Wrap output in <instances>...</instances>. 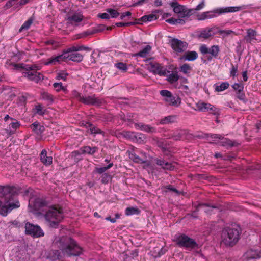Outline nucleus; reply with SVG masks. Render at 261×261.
<instances>
[{"mask_svg":"<svg viewBox=\"0 0 261 261\" xmlns=\"http://www.w3.org/2000/svg\"><path fill=\"white\" fill-rule=\"evenodd\" d=\"M41 98L44 100L47 101L49 103H52L54 100L52 95L47 92H43L41 93Z\"/></svg>","mask_w":261,"mask_h":261,"instance_id":"79ce46f5","label":"nucleus"},{"mask_svg":"<svg viewBox=\"0 0 261 261\" xmlns=\"http://www.w3.org/2000/svg\"><path fill=\"white\" fill-rule=\"evenodd\" d=\"M83 19V15L81 13L79 12L74 13L72 15H68L67 20L69 23L72 25H77V23L82 21Z\"/></svg>","mask_w":261,"mask_h":261,"instance_id":"f3484780","label":"nucleus"},{"mask_svg":"<svg viewBox=\"0 0 261 261\" xmlns=\"http://www.w3.org/2000/svg\"><path fill=\"white\" fill-rule=\"evenodd\" d=\"M200 52L203 55L210 54L207 57V61H211L213 58H217L220 52V48L218 45H213L208 48L206 45L202 44L199 47Z\"/></svg>","mask_w":261,"mask_h":261,"instance_id":"9d476101","label":"nucleus"},{"mask_svg":"<svg viewBox=\"0 0 261 261\" xmlns=\"http://www.w3.org/2000/svg\"><path fill=\"white\" fill-rule=\"evenodd\" d=\"M19 126L20 124L17 121L12 122L10 124V127L14 129H16L17 128H19Z\"/></svg>","mask_w":261,"mask_h":261,"instance_id":"774afa93","label":"nucleus"},{"mask_svg":"<svg viewBox=\"0 0 261 261\" xmlns=\"http://www.w3.org/2000/svg\"><path fill=\"white\" fill-rule=\"evenodd\" d=\"M135 133L134 132L126 131L123 132V136L128 139H131L132 141L135 137Z\"/></svg>","mask_w":261,"mask_h":261,"instance_id":"13d9d810","label":"nucleus"},{"mask_svg":"<svg viewBox=\"0 0 261 261\" xmlns=\"http://www.w3.org/2000/svg\"><path fill=\"white\" fill-rule=\"evenodd\" d=\"M25 232L27 234L31 235L34 238L43 237L44 234L43 230L38 225H35L29 222L25 224Z\"/></svg>","mask_w":261,"mask_h":261,"instance_id":"9b49d317","label":"nucleus"},{"mask_svg":"<svg viewBox=\"0 0 261 261\" xmlns=\"http://www.w3.org/2000/svg\"><path fill=\"white\" fill-rule=\"evenodd\" d=\"M209 108H208V111L211 114H214L215 115H218L219 114L218 110L217 108H216L214 106L210 104L208 106Z\"/></svg>","mask_w":261,"mask_h":261,"instance_id":"4d7b16f0","label":"nucleus"},{"mask_svg":"<svg viewBox=\"0 0 261 261\" xmlns=\"http://www.w3.org/2000/svg\"><path fill=\"white\" fill-rule=\"evenodd\" d=\"M136 23V22H117L115 25L118 27L128 26L133 25Z\"/></svg>","mask_w":261,"mask_h":261,"instance_id":"338daca9","label":"nucleus"},{"mask_svg":"<svg viewBox=\"0 0 261 261\" xmlns=\"http://www.w3.org/2000/svg\"><path fill=\"white\" fill-rule=\"evenodd\" d=\"M33 110H34L35 114H37L39 115L43 116L45 113V110L43 109L41 105L35 106V107Z\"/></svg>","mask_w":261,"mask_h":261,"instance_id":"3c124183","label":"nucleus"},{"mask_svg":"<svg viewBox=\"0 0 261 261\" xmlns=\"http://www.w3.org/2000/svg\"><path fill=\"white\" fill-rule=\"evenodd\" d=\"M157 19V17L154 14H150L148 15H145L141 17V20L143 22H147V21H151L153 20H156Z\"/></svg>","mask_w":261,"mask_h":261,"instance_id":"de8ad7c7","label":"nucleus"},{"mask_svg":"<svg viewBox=\"0 0 261 261\" xmlns=\"http://www.w3.org/2000/svg\"><path fill=\"white\" fill-rule=\"evenodd\" d=\"M107 11L110 14L111 17L112 18H116L120 14V13L118 12L116 10L113 9H108Z\"/></svg>","mask_w":261,"mask_h":261,"instance_id":"5fc2aeb1","label":"nucleus"},{"mask_svg":"<svg viewBox=\"0 0 261 261\" xmlns=\"http://www.w3.org/2000/svg\"><path fill=\"white\" fill-rule=\"evenodd\" d=\"M110 178V175L107 173H105L101 176V182L103 184H107L109 182Z\"/></svg>","mask_w":261,"mask_h":261,"instance_id":"0e129e2a","label":"nucleus"},{"mask_svg":"<svg viewBox=\"0 0 261 261\" xmlns=\"http://www.w3.org/2000/svg\"><path fill=\"white\" fill-rule=\"evenodd\" d=\"M69 75L64 71H61L57 74L56 79L57 80L66 81L69 80Z\"/></svg>","mask_w":261,"mask_h":261,"instance_id":"f704fd0d","label":"nucleus"},{"mask_svg":"<svg viewBox=\"0 0 261 261\" xmlns=\"http://www.w3.org/2000/svg\"><path fill=\"white\" fill-rule=\"evenodd\" d=\"M238 67L232 64V67L230 71V76L235 77L237 74Z\"/></svg>","mask_w":261,"mask_h":261,"instance_id":"e2e57ef3","label":"nucleus"},{"mask_svg":"<svg viewBox=\"0 0 261 261\" xmlns=\"http://www.w3.org/2000/svg\"><path fill=\"white\" fill-rule=\"evenodd\" d=\"M82 125L84 126L86 128L88 129V130H90L91 134H100L104 135V132L102 130H101L100 129L96 127L94 125H93L92 124L89 123V122H83L82 123Z\"/></svg>","mask_w":261,"mask_h":261,"instance_id":"5701e85b","label":"nucleus"},{"mask_svg":"<svg viewBox=\"0 0 261 261\" xmlns=\"http://www.w3.org/2000/svg\"><path fill=\"white\" fill-rule=\"evenodd\" d=\"M53 86L57 92H59L61 90H62L64 92H66L67 91L66 87L63 86L62 83H54Z\"/></svg>","mask_w":261,"mask_h":261,"instance_id":"49530a36","label":"nucleus"},{"mask_svg":"<svg viewBox=\"0 0 261 261\" xmlns=\"http://www.w3.org/2000/svg\"><path fill=\"white\" fill-rule=\"evenodd\" d=\"M228 83H221L220 85H218L217 84H215L214 85L215 89L217 92L223 91L224 90L227 89L229 87Z\"/></svg>","mask_w":261,"mask_h":261,"instance_id":"c9c22d12","label":"nucleus"},{"mask_svg":"<svg viewBox=\"0 0 261 261\" xmlns=\"http://www.w3.org/2000/svg\"><path fill=\"white\" fill-rule=\"evenodd\" d=\"M177 244L181 247H184L188 248H195L197 244L194 240L190 238L186 235H181L179 236L177 239Z\"/></svg>","mask_w":261,"mask_h":261,"instance_id":"f8f14e48","label":"nucleus"},{"mask_svg":"<svg viewBox=\"0 0 261 261\" xmlns=\"http://www.w3.org/2000/svg\"><path fill=\"white\" fill-rule=\"evenodd\" d=\"M198 57L197 53L195 51L185 52L181 58L184 61H193Z\"/></svg>","mask_w":261,"mask_h":261,"instance_id":"393cba45","label":"nucleus"},{"mask_svg":"<svg viewBox=\"0 0 261 261\" xmlns=\"http://www.w3.org/2000/svg\"><path fill=\"white\" fill-rule=\"evenodd\" d=\"M31 128L34 132L38 135L41 134L44 130V127L37 122L33 123Z\"/></svg>","mask_w":261,"mask_h":261,"instance_id":"cd10ccee","label":"nucleus"},{"mask_svg":"<svg viewBox=\"0 0 261 261\" xmlns=\"http://www.w3.org/2000/svg\"><path fill=\"white\" fill-rule=\"evenodd\" d=\"M79 50V46H73L67 48L66 50H64L63 53H68V54H70L71 53H77V51Z\"/></svg>","mask_w":261,"mask_h":261,"instance_id":"bf43d9fd","label":"nucleus"},{"mask_svg":"<svg viewBox=\"0 0 261 261\" xmlns=\"http://www.w3.org/2000/svg\"><path fill=\"white\" fill-rule=\"evenodd\" d=\"M180 71L185 74H189L192 71V67L187 63L184 64L180 67Z\"/></svg>","mask_w":261,"mask_h":261,"instance_id":"ea45409f","label":"nucleus"},{"mask_svg":"<svg viewBox=\"0 0 261 261\" xmlns=\"http://www.w3.org/2000/svg\"><path fill=\"white\" fill-rule=\"evenodd\" d=\"M115 67L123 72H125L127 70L126 64L123 62H119L115 64Z\"/></svg>","mask_w":261,"mask_h":261,"instance_id":"c03bdc74","label":"nucleus"},{"mask_svg":"<svg viewBox=\"0 0 261 261\" xmlns=\"http://www.w3.org/2000/svg\"><path fill=\"white\" fill-rule=\"evenodd\" d=\"M47 257L52 261H56L61 259V255L58 250H52L49 252Z\"/></svg>","mask_w":261,"mask_h":261,"instance_id":"c85d7f7f","label":"nucleus"},{"mask_svg":"<svg viewBox=\"0 0 261 261\" xmlns=\"http://www.w3.org/2000/svg\"><path fill=\"white\" fill-rule=\"evenodd\" d=\"M210 103H205L202 101H199L196 103V106L198 110L202 112H207L208 106Z\"/></svg>","mask_w":261,"mask_h":261,"instance_id":"2f4dec72","label":"nucleus"},{"mask_svg":"<svg viewBox=\"0 0 261 261\" xmlns=\"http://www.w3.org/2000/svg\"><path fill=\"white\" fill-rule=\"evenodd\" d=\"M113 166V164L110 163L106 167H101V168H96L95 169V170L98 173L101 174V173L105 172L106 171H107L109 169L111 168Z\"/></svg>","mask_w":261,"mask_h":261,"instance_id":"864d4df0","label":"nucleus"},{"mask_svg":"<svg viewBox=\"0 0 261 261\" xmlns=\"http://www.w3.org/2000/svg\"><path fill=\"white\" fill-rule=\"evenodd\" d=\"M160 93L163 97V100L167 106L178 107L180 105L181 99L178 96H174L167 90H162L160 91Z\"/></svg>","mask_w":261,"mask_h":261,"instance_id":"0eeeda50","label":"nucleus"},{"mask_svg":"<svg viewBox=\"0 0 261 261\" xmlns=\"http://www.w3.org/2000/svg\"><path fill=\"white\" fill-rule=\"evenodd\" d=\"M241 8V7H228L224 9H219L218 13L219 14H222V13L234 12L240 11Z\"/></svg>","mask_w":261,"mask_h":261,"instance_id":"7c9ffc66","label":"nucleus"},{"mask_svg":"<svg viewBox=\"0 0 261 261\" xmlns=\"http://www.w3.org/2000/svg\"><path fill=\"white\" fill-rule=\"evenodd\" d=\"M210 137L212 139H218L220 141L218 143L220 145L225 147L227 148H231L236 146L238 143L234 141L231 140L228 138H224L221 135L216 134H205L204 136L203 137L207 138Z\"/></svg>","mask_w":261,"mask_h":261,"instance_id":"1a4fd4ad","label":"nucleus"},{"mask_svg":"<svg viewBox=\"0 0 261 261\" xmlns=\"http://www.w3.org/2000/svg\"><path fill=\"white\" fill-rule=\"evenodd\" d=\"M151 70L155 73H158L160 75H165V68L162 66L158 63H152L150 64Z\"/></svg>","mask_w":261,"mask_h":261,"instance_id":"412c9836","label":"nucleus"},{"mask_svg":"<svg viewBox=\"0 0 261 261\" xmlns=\"http://www.w3.org/2000/svg\"><path fill=\"white\" fill-rule=\"evenodd\" d=\"M94 34H95V32L93 29L92 30H87L80 34L79 38L86 37L89 35H91Z\"/></svg>","mask_w":261,"mask_h":261,"instance_id":"6e6d98bb","label":"nucleus"},{"mask_svg":"<svg viewBox=\"0 0 261 261\" xmlns=\"http://www.w3.org/2000/svg\"><path fill=\"white\" fill-rule=\"evenodd\" d=\"M171 6L173 8V11L175 13L181 14L183 17L189 15V13L185 10L184 6L178 4L177 2L171 3Z\"/></svg>","mask_w":261,"mask_h":261,"instance_id":"6ab92c4d","label":"nucleus"},{"mask_svg":"<svg viewBox=\"0 0 261 261\" xmlns=\"http://www.w3.org/2000/svg\"><path fill=\"white\" fill-rule=\"evenodd\" d=\"M177 122L176 115H169L160 119L159 123L162 125L170 124Z\"/></svg>","mask_w":261,"mask_h":261,"instance_id":"4be33fe9","label":"nucleus"},{"mask_svg":"<svg viewBox=\"0 0 261 261\" xmlns=\"http://www.w3.org/2000/svg\"><path fill=\"white\" fill-rule=\"evenodd\" d=\"M232 88L236 91V96L244 103L247 101L245 98V93L243 91L244 86L242 83H235L232 85Z\"/></svg>","mask_w":261,"mask_h":261,"instance_id":"dca6fc26","label":"nucleus"},{"mask_svg":"<svg viewBox=\"0 0 261 261\" xmlns=\"http://www.w3.org/2000/svg\"><path fill=\"white\" fill-rule=\"evenodd\" d=\"M139 210L135 207H127L125 210V214L127 216L138 214L139 213Z\"/></svg>","mask_w":261,"mask_h":261,"instance_id":"8fccbe9b","label":"nucleus"},{"mask_svg":"<svg viewBox=\"0 0 261 261\" xmlns=\"http://www.w3.org/2000/svg\"><path fill=\"white\" fill-rule=\"evenodd\" d=\"M151 48V47L150 45H146L143 49L138 53L136 54V56H138L141 57H145L149 54Z\"/></svg>","mask_w":261,"mask_h":261,"instance_id":"58836bf2","label":"nucleus"},{"mask_svg":"<svg viewBox=\"0 0 261 261\" xmlns=\"http://www.w3.org/2000/svg\"><path fill=\"white\" fill-rule=\"evenodd\" d=\"M2 193L5 198V203L0 201V214L6 216L12 210L18 208L20 206L19 202L16 201L15 203L10 202L12 194L10 193V189L9 187H4L2 189Z\"/></svg>","mask_w":261,"mask_h":261,"instance_id":"7ed1b4c3","label":"nucleus"},{"mask_svg":"<svg viewBox=\"0 0 261 261\" xmlns=\"http://www.w3.org/2000/svg\"><path fill=\"white\" fill-rule=\"evenodd\" d=\"M212 28H208L202 31L199 35V37L204 39L208 38L210 37L213 35V34H212Z\"/></svg>","mask_w":261,"mask_h":261,"instance_id":"4c0bfd02","label":"nucleus"},{"mask_svg":"<svg viewBox=\"0 0 261 261\" xmlns=\"http://www.w3.org/2000/svg\"><path fill=\"white\" fill-rule=\"evenodd\" d=\"M48 225L56 227L63 218L62 211L55 206H49L43 214Z\"/></svg>","mask_w":261,"mask_h":261,"instance_id":"39448f33","label":"nucleus"},{"mask_svg":"<svg viewBox=\"0 0 261 261\" xmlns=\"http://www.w3.org/2000/svg\"><path fill=\"white\" fill-rule=\"evenodd\" d=\"M135 126L136 127V128L140 129L148 133L153 132L155 130L154 128L151 127L150 125H145L142 123H136L135 124Z\"/></svg>","mask_w":261,"mask_h":261,"instance_id":"bb28decb","label":"nucleus"},{"mask_svg":"<svg viewBox=\"0 0 261 261\" xmlns=\"http://www.w3.org/2000/svg\"><path fill=\"white\" fill-rule=\"evenodd\" d=\"M14 66L16 69H24L27 70L24 73V76L28 77L29 80L39 81L45 80L44 76L40 73L37 72L36 71L40 69V68L36 65H26L24 64H14Z\"/></svg>","mask_w":261,"mask_h":261,"instance_id":"20e7f679","label":"nucleus"},{"mask_svg":"<svg viewBox=\"0 0 261 261\" xmlns=\"http://www.w3.org/2000/svg\"><path fill=\"white\" fill-rule=\"evenodd\" d=\"M183 134V132L181 130H176L170 135L169 138H172L174 140H178L181 139Z\"/></svg>","mask_w":261,"mask_h":261,"instance_id":"a19ab883","label":"nucleus"},{"mask_svg":"<svg viewBox=\"0 0 261 261\" xmlns=\"http://www.w3.org/2000/svg\"><path fill=\"white\" fill-rule=\"evenodd\" d=\"M146 137L144 135L138 133H135V137L133 141L136 142L138 143H143Z\"/></svg>","mask_w":261,"mask_h":261,"instance_id":"e433bc0d","label":"nucleus"},{"mask_svg":"<svg viewBox=\"0 0 261 261\" xmlns=\"http://www.w3.org/2000/svg\"><path fill=\"white\" fill-rule=\"evenodd\" d=\"M169 44L174 51L177 53H183L188 46V44L186 42L176 38L171 39Z\"/></svg>","mask_w":261,"mask_h":261,"instance_id":"ddd939ff","label":"nucleus"},{"mask_svg":"<svg viewBox=\"0 0 261 261\" xmlns=\"http://www.w3.org/2000/svg\"><path fill=\"white\" fill-rule=\"evenodd\" d=\"M246 257L249 259H255L261 257V252L256 250L250 249L246 253Z\"/></svg>","mask_w":261,"mask_h":261,"instance_id":"a878e982","label":"nucleus"},{"mask_svg":"<svg viewBox=\"0 0 261 261\" xmlns=\"http://www.w3.org/2000/svg\"><path fill=\"white\" fill-rule=\"evenodd\" d=\"M138 255V251L136 250L132 251L131 253V256H129L128 254L123 253L121 254V257L124 259V260L127 261L129 260V258H134L135 257L137 256Z\"/></svg>","mask_w":261,"mask_h":261,"instance_id":"37998d69","label":"nucleus"},{"mask_svg":"<svg viewBox=\"0 0 261 261\" xmlns=\"http://www.w3.org/2000/svg\"><path fill=\"white\" fill-rule=\"evenodd\" d=\"M166 249L163 247L162 248L155 247L152 252V255L155 257H160L166 252Z\"/></svg>","mask_w":261,"mask_h":261,"instance_id":"473e14b6","label":"nucleus"},{"mask_svg":"<svg viewBox=\"0 0 261 261\" xmlns=\"http://www.w3.org/2000/svg\"><path fill=\"white\" fill-rule=\"evenodd\" d=\"M32 202L30 201L29 206L31 208L30 211L38 215H43L46 211V209L49 207L47 205V202L41 198L35 199L32 205Z\"/></svg>","mask_w":261,"mask_h":261,"instance_id":"6e6552de","label":"nucleus"},{"mask_svg":"<svg viewBox=\"0 0 261 261\" xmlns=\"http://www.w3.org/2000/svg\"><path fill=\"white\" fill-rule=\"evenodd\" d=\"M83 55L78 53H71L70 54L63 53L62 55L48 59L44 64L45 65H54L65 59H69L74 62H80L83 60Z\"/></svg>","mask_w":261,"mask_h":261,"instance_id":"423d86ee","label":"nucleus"},{"mask_svg":"<svg viewBox=\"0 0 261 261\" xmlns=\"http://www.w3.org/2000/svg\"><path fill=\"white\" fill-rule=\"evenodd\" d=\"M164 189H168L170 191L175 193L177 195L180 194V192L176 189L173 188L172 185H167L164 187Z\"/></svg>","mask_w":261,"mask_h":261,"instance_id":"680f3d73","label":"nucleus"},{"mask_svg":"<svg viewBox=\"0 0 261 261\" xmlns=\"http://www.w3.org/2000/svg\"><path fill=\"white\" fill-rule=\"evenodd\" d=\"M40 160L44 165L49 166L52 164L53 158L51 156H48L46 150L43 149L40 154Z\"/></svg>","mask_w":261,"mask_h":261,"instance_id":"a211bd4d","label":"nucleus"},{"mask_svg":"<svg viewBox=\"0 0 261 261\" xmlns=\"http://www.w3.org/2000/svg\"><path fill=\"white\" fill-rule=\"evenodd\" d=\"M166 21L172 24H175L177 23L184 24L185 23V20L180 18L175 19L174 18H171L166 20Z\"/></svg>","mask_w":261,"mask_h":261,"instance_id":"a18cd8bd","label":"nucleus"},{"mask_svg":"<svg viewBox=\"0 0 261 261\" xmlns=\"http://www.w3.org/2000/svg\"><path fill=\"white\" fill-rule=\"evenodd\" d=\"M32 22H33V19L31 18H29L21 27V28H20V29L19 30V32H21L23 31V30H28L29 28V27H30L31 24L32 23Z\"/></svg>","mask_w":261,"mask_h":261,"instance_id":"09e8293b","label":"nucleus"},{"mask_svg":"<svg viewBox=\"0 0 261 261\" xmlns=\"http://www.w3.org/2000/svg\"><path fill=\"white\" fill-rule=\"evenodd\" d=\"M155 162L164 170H172L174 169V166L171 163L165 161L164 159L157 158L155 159Z\"/></svg>","mask_w":261,"mask_h":261,"instance_id":"aec40b11","label":"nucleus"},{"mask_svg":"<svg viewBox=\"0 0 261 261\" xmlns=\"http://www.w3.org/2000/svg\"><path fill=\"white\" fill-rule=\"evenodd\" d=\"M210 12H205L202 13L201 15L198 16V20H202L208 18L207 14H210Z\"/></svg>","mask_w":261,"mask_h":261,"instance_id":"69168bd1","label":"nucleus"},{"mask_svg":"<svg viewBox=\"0 0 261 261\" xmlns=\"http://www.w3.org/2000/svg\"><path fill=\"white\" fill-rule=\"evenodd\" d=\"M59 248L63 253L68 256H78L82 252V249L76 242L69 237H63L59 240Z\"/></svg>","mask_w":261,"mask_h":261,"instance_id":"f03ea898","label":"nucleus"},{"mask_svg":"<svg viewBox=\"0 0 261 261\" xmlns=\"http://www.w3.org/2000/svg\"><path fill=\"white\" fill-rule=\"evenodd\" d=\"M79 100L83 103L86 105H92L94 106H100L103 103V100L99 98H96L94 96H89L84 97L79 95Z\"/></svg>","mask_w":261,"mask_h":261,"instance_id":"2eb2a0df","label":"nucleus"},{"mask_svg":"<svg viewBox=\"0 0 261 261\" xmlns=\"http://www.w3.org/2000/svg\"><path fill=\"white\" fill-rule=\"evenodd\" d=\"M129 157L134 162L138 163H145V160L144 159H142L139 157L138 155H136L133 152H129Z\"/></svg>","mask_w":261,"mask_h":261,"instance_id":"72a5a7b5","label":"nucleus"},{"mask_svg":"<svg viewBox=\"0 0 261 261\" xmlns=\"http://www.w3.org/2000/svg\"><path fill=\"white\" fill-rule=\"evenodd\" d=\"M106 29V26L103 24H98L96 27L93 29L95 34L99 32H101Z\"/></svg>","mask_w":261,"mask_h":261,"instance_id":"052dcab7","label":"nucleus"},{"mask_svg":"<svg viewBox=\"0 0 261 261\" xmlns=\"http://www.w3.org/2000/svg\"><path fill=\"white\" fill-rule=\"evenodd\" d=\"M165 72L166 74L162 76H167L169 82H177L179 79L177 68L173 65H170L168 69L165 68Z\"/></svg>","mask_w":261,"mask_h":261,"instance_id":"4468645a","label":"nucleus"},{"mask_svg":"<svg viewBox=\"0 0 261 261\" xmlns=\"http://www.w3.org/2000/svg\"><path fill=\"white\" fill-rule=\"evenodd\" d=\"M174 86L179 89L180 92H184L186 94H188L190 92V90L188 86L183 85L182 83H173Z\"/></svg>","mask_w":261,"mask_h":261,"instance_id":"c756f323","label":"nucleus"},{"mask_svg":"<svg viewBox=\"0 0 261 261\" xmlns=\"http://www.w3.org/2000/svg\"><path fill=\"white\" fill-rule=\"evenodd\" d=\"M241 233V228L237 225L227 227L222 230V242L226 246H233L238 242Z\"/></svg>","mask_w":261,"mask_h":261,"instance_id":"f257e3e1","label":"nucleus"},{"mask_svg":"<svg viewBox=\"0 0 261 261\" xmlns=\"http://www.w3.org/2000/svg\"><path fill=\"white\" fill-rule=\"evenodd\" d=\"M97 148L96 147H90V146H85L84 147L83 151L88 154H92L95 153Z\"/></svg>","mask_w":261,"mask_h":261,"instance_id":"603ef678","label":"nucleus"},{"mask_svg":"<svg viewBox=\"0 0 261 261\" xmlns=\"http://www.w3.org/2000/svg\"><path fill=\"white\" fill-rule=\"evenodd\" d=\"M257 35V32L255 30L252 29L247 30V35L244 37V40L247 43H251L253 40H255V37Z\"/></svg>","mask_w":261,"mask_h":261,"instance_id":"b1692460","label":"nucleus"}]
</instances>
